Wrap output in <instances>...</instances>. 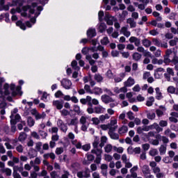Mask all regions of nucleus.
Wrapping results in <instances>:
<instances>
[{"mask_svg": "<svg viewBox=\"0 0 178 178\" xmlns=\"http://www.w3.org/2000/svg\"><path fill=\"white\" fill-rule=\"evenodd\" d=\"M29 10L30 15H34V17L31 19V22L32 24H35L36 17L40 16V13L41 10H42V6H37V4L33 3L32 6H22V9L20 8H17V9L13 8L10 10V13L12 15H15L17 12V13H21V16L26 17L27 16V11Z\"/></svg>", "mask_w": 178, "mask_h": 178, "instance_id": "1", "label": "nucleus"}, {"mask_svg": "<svg viewBox=\"0 0 178 178\" xmlns=\"http://www.w3.org/2000/svg\"><path fill=\"white\" fill-rule=\"evenodd\" d=\"M15 84L12 83L10 86V89L12 91L13 97H16V95H22L23 92H22V86H17L16 88V91H15Z\"/></svg>", "mask_w": 178, "mask_h": 178, "instance_id": "2", "label": "nucleus"}, {"mask_svg": "<svg viewBox=\"0 0 178 178\" xmlns=\"http://www.w3.org/2000/svg\"><path fill=\"white\" fill-rule=\"evenodd\" d=\"M118 127V126H115L113 127L110 128V130H108V136H110L112 140H119V134L115 133Z\"/></svg>", "mask_w": 178, "mask_h": 178, "instance_id": "3", "label": "nucleus"}, {"mask_svg": "<svg viewBox=\"0 0 178 178\" xmlns=\"http://www.w3.org/2000/svg\"><path fill=\"white\" fill-rule=\"evenodd\" d=\"M61 86L65 90H70L72 88V81L67 79H63L61 81Z\"/></svg>", "mask_w": 178, "mask_h": 178, "instance_id": "4", "label": "nucleus"}, {"mask_svg": "<svg viewBox=\"0 0 178 178\" xmlns=\"http://www.w3.org/2000/svg\"><path fill=\"white\" fill-rule=\"evenodd\" d=\"M134 84H136V80L131 76H129L128 79L124 82L125 87H132Z\"/></svg>", "mask_w": 178, "mask_h": 178, "instance_id": "5", "label": "nucleus"}, {"mask_svg": "<svg viewBox=\"0 0 178 178\" xmlns=\"http://www.w3.org/2000/svg\"><path fill=\"white\" fill-rule=\"evenodd\" d=\"M163 74V68H157L156 70H154V76L155 79H161Z\"/></svg>", "mask_w": 178, "mask_h": 178, "instance_id": "6", "label": "nucleus"}, {"mask_svg": "<svg viewBox=\"0 0 178 178\" xmlns=\"http://www.w3.org/2000/svg\"><path fill=\"white\" fill-rule=\"evenodd\" d=\"M86 158L87 159L86 160L85 159L83 161V165H90V162H92V161H94L95 157L92 154H87Z\"/></svg>", "mask_w": 178, "mask_h": 178, "instance_id": "7", "label": "nucleus"}, {"mask_svg": "<svg viewBox=\"0 0 178 178\" xmlns=\"http://www.w3.org/2000/svg\"><path fill=\"white\" fill-rule=\"evenodd\" d=\"M129 42H131V44H134V45H136V47H140V44H141V42L140 41V39L134 37V36H131V38H129Z\"/></svg>", "mask_w": 178, "mask_h": 178, "instance_id": "8", "label": "nucleus"}, {"mask_svg": "<svg viewBox=\"0 0 178 178\" xmlns=\"http://www.w3.org/2000/svg\"><path fill=\"white\" fill-rule=\"evenodd\" d=\"M0 94H1V95H9V94H10V92L9 91V85L8 83H6L3 88L0 90Z\"/></svg>", "mask_w": 178, "mask_h": 178, "instance_id": "9", "label": "nucleus"}, {"mask_svg": "<svg viewBox=\"0 0 178 178\" xmlns=\"http://www.w3.org/2000/svg\"><path fill=\"white\" fill-rule=\"evenodd\" d=\"M120 33L121 34H123L124 37H127V38H129V37L131 35V33L130 32V31H129V29H127V27L126 26L121 28Z\"/></svg>", "mask_w": 178, "mask_h": 178, "instance_id": "10", "label": "nucleus"}, {"mask_svg": "<svg viewBox=\"0 0 178 178\" xmlns=\"http://www.w3.org/2000/svg\"><path fill=\"white\" fill-rule=\"evenodd\" d=\"M106 21L107 24H108V26H112V24H113V22H115V20H116V18H115V17L111 16L109 15H106Z\"/></svg>", "mask_w": 178, "mask_h": 178, "instance_id": "11", "label": "nucleus"}, {"mask_svg": "<svg viewBox=\"0 0 178 178\" xmlns=\"http://www.w3.org/2000/svg\"><path fill=\"white\" fill-rule=\"evenodd\" d=\"M53 106L56 108V109L60 110L63 108V102L59 100H54L53 101Z\"/></svg>", "mask_w": 178, "mask_h": 178, "instance_id": "12", "label": "nucleus"}, {"mask_svg": "<svg viewBox=\"0 0 178 178\" xmlns=\"http://www.w3.org/2000/svg\"><path fill=\"white\" fill-rule=\"evenodd\" d=\"M102 100L103 102H104V104H109V102H113V99L106 95H103L102 96Z\"/></svg>", "mask_w": 178, "mask_h": 178, "instance_id": "13", "label": "nucleus"}, {"mask_svg": "<svg viewBox=\"0 0 178 178\" xmlns=\"http://www.w3.org/2000/svg\"><path fill=\"white\" fill-rule=\"evenodd\" d=\"M77 177L79 178H83V177H90V172L88 171H83V172H78L76 174Z\"/></svg>", "mask_w": 178, "mask_h": 178, "instance_id": "14", "label": "nucleus"}, {"mask_svg": "<svg viewBox=\"0 0 178 178\" xmlns=\"http://www.w3.org/2000/svg\"><path fill=\"white\" fill-rule=\"evenodd\" d=\"M87 35L90 38H92V37H95L97 35V32L95 31V29L90 28L87 31Z\"/></svg>", "mask_w": 178, "mask_h": 178, "instance_id": "15", "label": "nucleus"}, {"mask_svg": "<svg viewBox=\"0 0 178 178\" xmlns=\"http://www.w3.org/2000/svg\"><path fill=\"white\" fill-rule=\"evenodd\" d=\"M102 92L104 90L99 87H95L92 90V94H95V95H101Z\"/></svg>", "mask_w": 178, "mask_h": 178, "instance_id": "16", "label": "nucleus"}, {"mask_svg": "<svg viewBox=\"0 0 178 178\" xmlns=\"http://www.w3.org/2000/svg\"><path fill=\"white\" fill-rule=\"evenodd\" d=\"M105 111H106V108L102 106H99L95 108V113H105Z\"/></svg>", "mask_w": 178, "mask_h": 178, "instance_id": "17", "label": "nucleus"}, {"mask_svg": "<svg viewBox=\"0 0 178 178\" xmlns=\"http://www.w3.org/2000/svg\"><path fill=\"white\" fill-rule=\"evenodd\" d=\"M10 119L11 124H16V123L20 120V115L19 114H15L14 118H10Z\"/></svg>", "mask_w": 178, "mask_h": 178, "instance_id": "18", "label": "nucleus"}, {"mask_svg": "<svg viewBox=\"0 0 178 178\" xmlns=\"http://www.w3.org/2000/svg\"><path fill=\"white\" fill-rule=\"evenodd\" d=\"M137 170H138V166L134 165L132 168L130 169V173L132 175V177H137Z\"/></svg>", "mask_w": 178, "mask_h": 178, "instance_id": "19", "label": "nucleus"}, {"mask_svg": "<svg viewBox=\"0 0 178 178\" xmlns=\"http://www.w3.org/2000/svg\"><path fill=\"white\" fill-rule=\"evenodd\" d=\"M156 92V99H162L163 98V96L162 95V92H161V89L159 88H155Z\"/></svg>", "mask_w": 178, "mask_h": 178, "instance_id": "20", "label": "nucleus"}, {"mask_svg": "<svg viewBox=\"0 0 178 178\" xmlns=\"http://www.w3.org/2000/svg\"><path fill=\"white\" fill-rule=\"evenodd\" d=\"M154 102H155V98L151 96L147 98L146 105L147 106H152V105H154Z\"/></svg>", "mask_w": 178, "mask_h": 178, "instance_id": "21", "label": "nucleus"}, {"mask_svg": "<svg viewBox=\"0 0 178 178\" xmlns=\"http://www.w3.org/2000/svg\"><path fill=\"white\" fill-rule=\"evenodd\" d=\"M71 143L73 145L76 147L78 149H81V142L78 141L76 139L71 140Z\"/></svg>", "mask_w": 178, "mask_h": 178, "instance_id": "22", "label": "nucleus"}, {"mask_svg": "<svg viewBox=\"0 0 178 178\" xmlns=\"http://www.w3.org/2000/svg\"><path fill=\"white\" fill-rule=\"evenodd\" d=\"M26 138H27V134H26L24 132H21L18 137L19 141L23 143V141H26Z\"/></svg>", "mask_w": 178, "mask_h": 178, "instance_id": "23", "label": "nucleus"}, {"mask_svg": "<svg viewBox=\"0 0 178 178\" xmlns=\"http://www.w3.org/2000/svg\"><path fill=\"white\" fill-rule=\"evenodd\" d=\"M90 51H92V52H97V51H101L102 52H103L104 51H105V49H104V47L99 45L97 47H90Z\"/></svg>", "mask_w": 178, "mask_h": 178, "instance_id": "24", "label": "nucleus"}, {"mask_svg": "<svg viewBox=\"0 0 178 178\" xmlns=\"http://www.w3.org/2000/svg\"><path fill=\"white\" fill-rule=\"evenodd\" d=\"M0 171L1 173H5L6 176H12V170L10 168H2Z\"/></svg>", "mask_w": 178, "mask_h": 178, "instance_id": "25", "label": "nucleus"}, {"mask_svg": "<svg viewBox=\"0 0 178 178\" xmlns=\"http://www.w3.org/2000/svg\"><path fill=\"white\" fill-rule=\"evenodd\" d=\"M129 130V128H127V126H122L118 129L119 134H126Z\"/></svg>", "mask_w": 178, "mask_h": 178, "instance_id": "26", "label": "nucleus"}, {"mask_svg": "<svg viewBox=\"0 0 178 178\" xmlns=\"http://www.w3.org/2000/svg\"><path fill=\"white\" fill-rule=\"evenodd\" d=\"M92 154H95L97 156H102V149H93L91 151Z\"/></svg>", "mask_w": 178, "mask_h": 178, "instance_id": "27", "label": "nucleus"}, {"mask_svg": "<svg viewBox=\"0 0 178 178\" xmlns=\"http://www.w3.org/2000/svg\"><path fill=\"white\" fill-rule=\"evenodd\" d=\"M99 119L100 122H105L106 120L111 119V115H108V114L102 115L99 117Z\"/></svg>", "mask_w": 178, "mask_h": 178, "instance_id": "28", "label": "nucleus"}, {"mask_svg": "<svg viewBox=\"0 0 178 178\" xmlns=\"http://www.w3.org/2000/svg\"><path fill=\"white\" fill-rule=\"evenodd\" d=\"M108 125L110 129H111V127H115V126H118V120L116 118L111 119Z\"/></svg>", "mask_w": 178, "mask_h": 178, "instance_id": "29", "label": "nucleus"}, {"mask_svg": "<svg viewBox=\"0 0 178 178\" xmlns=\"http://www.w3.org/2000/svg\"><path fill=\"white\" fill-rule=\"evenodd\" d=\"M142 56H143L140 53H138V52H135L132 55V58H133L134 60H140V59H141Z\"/></svg>", "mask_w": 178, "mask_h": 178, "instance_id": "30", "label": "nucleus"}, {"mask_svg": "<svg viewBox=\"0 0 178 178\" xmlns=\"http://www.w3.org/2000/svg\"><path fill=\"white\" fill-rule=\"evenodd\" d=\"M106 29V25L104 23H100L98 26V30L100 33H104Z\"/></svg>", "mask_w": 178, "mask_h": 178, "instance_id": "31", "label": "nucleus"}, {"mask_svg": "<svg viewBox=\"0 0 178 178\" xmlns=\"http://www.w3.org/2000/svg\"><path fill=\"white\" fill-rule=\"evenodd\" d=\"M71 66L72 69H74V70H76V72H79V70H80V67L77 65V61L76 60H73L71 63Z\"/></svg>", "mask_w": 178, "mask_h": 178, "instance_id": "32", "label": "nucleus"}, {"mask_svg": "<svg viewBox=\"0 0 178 178\" xmlns=\"http://www.w3.org/2000/svg\"><path fill=\"white\" fill-rule=\"evenodd\" d=\"M112 149H113V147L112 146V145L111 144H107L105 147H104V151L105 152H106L107 154H109V152H112Z\"/></svg>", "mask_w": 178, "mask_h": 178, "instance_id": "33", "label": "nucleus"}, {"mask_svg": "<svg viewBox=\"0 0 178 178\" xmlns=\"http://www.w3.org/2000/svg\"><path fill=\"white\" fill-rule=\"evenodd\" d=\"M160 155H165L166 154V145H161L159 148Z\"/></svg>", "mask_w": 178, "mask_h": 178, "instance_id": "34", "label": "nucleus"}, {"mask_svg": "<svg viewBox=\"0 0 178 178\" xmlns=\"http://www.w3.org/2000/svg\"><path fill=\"white\" fill-rule=\"evenodd\" d=\"M142 171L144 175H149V167L147 165H145L142 167Z\"/></svg>", "mask_w": 178, "mask_h": 178, "instance_id": "35", "label": "nucleus"}, {"mask_svg": "<svg viewBox=\"0 0 178 178\" xmlns=\"http://www.w3.org/2000/svg\"><path fill=\"white\" fill-rule=\"evenodd\" d=\"M127 23H128V24H130V27L131 29L136 27V22H134V20L131 18L128 19L127 20Z\"/></svg>", "mask_w": 178, "mask_h": 178, "instance_id": "36", "label": "nucleus"}, {"mask_svg": "<svg viewBox=\"0 0 178 178\" xmlns=\"http://www.w3.org/2000/svg\"><path fill=\"white\" fill-rule=\"evenodd\" d=\"M152 63H153V65H162V63H163V60H162V59L159 60L158 58H153L152 60Z\"/></svg>", "mask_w": 178, "mask_h": 178, "instance_id": "37", "label": "nucleus"}, {"mask_svg": "<svg viewBox=\"0 0 178 178\" xmlns=\"http://www.w3.org/2000/svg\"><path fill=\"white\" fill-rule=\"evenodd\" d=\"M113 149L115 152H118V154H123V151H124V149H123V147H116L114 146L113 147Z\"/></svg>", "mask_w": 178, "mask_h": 178, "instance_id": "38", "label": "nucleus"}, {"mask_svg": "<svg viewBox=\"0 0 178 178\" xmlns=\"http://www.w3.org/2000/svg\"><path fill=\"white\" fill-rule=\"evenodd\" d=\"M79 123V120L77 118H74L70 120V122L67 123L68 126H76V124Z\"/></svg>", "mask_w": 178, "mask_h": 178, "instance_id": "39", "label": "nucleus"}, {"mask_svg": "<svg viewBox=\"0 0 178 178\" xmlns=\"http://www.w3.org/2000/svg\"><path fill=\"white\" fill-rule=\"evenodd\" d=\"M16 26L20 28L21 30H26V26L24 25V24H23V22H22V21H17L16 22Z\"/></svg>", "mask_w": 178, "mask_h": 178, "instance_id": "40", "label": "nucleus"}, {"mask_svg": "<svg viewBox=\"0 0 178 178\" xmlns=\"http://www.w3.org/2000/svg\"><path fill=\"white\" fill-rule=\"evenodd\" d=\"M106 141H108V138H106V136H102L101 138V143L99 145L101 148H102V147H104V145H105V143H106Z\"/></svg>", "mask_w": 178, "mask_h": 178, "instance_id": "41", "label": "nucleus"}, {"mask_svg": "<svg viewBox=\"0 0 178 178\" xmlns=\"http://www.w3.org/2000/svg\"><path fill=\"white\" fill-rule=\"evenodd\" d=\"M35 123V122L34 121V119H33L31 117L28 118V125L29 127H33Z\"/></svg>", "mask_w": 178, "mask_h": 178, "instance_id": "42", "label": "nucleus"}, {"mask_svg": "<svg viewBox=\"0 0 178 178\" xmlns=\"http://www.w3.org/2000/svg\"><path fill=\"white\" fill-rule=\"evenodd\" d=\"M48 98H49V95L45 92H43L42 96L41 97L42 101L47 102L48 101Z\"/></svg>", "mask_w": 178, "mask_h": 178, "instance_id": "43", "label": "nucleus"}, {"mask_svg": "<svg viewBox=\"0 0 178 178\" xmlns=\"http://www.w3.org/2000/svg\"><path fill=\"white\" fill-rule=\"evenodd\" d=\"M29 155L31 158H35V156H37V151H35V149H31L29 152Z\"/></svg>", "mask_w": 178, "mask_h": 178, "instance_id": "44", "label": "nucleus"}, {"mask_svg": "<svg viewBox=\"0 0 178 178\" xmlns=\"http://www.w3.org/2000/svg\"><path fill=\"white\" fill-rule=\"evenodd\" d=\"M167 91L170 94H175V92H176V88H175V86H169L167 88Z\"/></svg>", "mask_w": 178, "mask_h": 178, "instance_id": "45", "label": "nucleus"}, {"mask_svg": "<svg viewBox=\"0 0 178 178\" xmlns=\"http://www.w3.org/2000/svg\"><path fill=\"white\" fill-rule=\"evenodd\" d=\"M132 90L134 91V92H140V91H141V87L139 84H136L133 87Z\"/></svg>", "mask_w": 178, "mask_h": 178, "instance_id": "46", "label": "nucleus"}, {"mask_svg": "<svg viewBox=\"0 0 178 178\" xmlns=\"http://www.w3.org/2000/svg\"><path fill=\"white\" fill-rule=\"evenodd\" d=\"M45 116H47L45 113H42V114H40L38 113V114H36V116L35 118L36 120H38L40 119H44L45 118Z\"/></svg>", "mask_w": 178, "mask_h": 178, "instance_id": "47", "label": "nucleus"}, {"mask_svg": "<svg viewBox=\"0 0 178 178\" xmlns=\"http://www.w3.org/2000/svg\"><path fill=\"white\" fill-rule=\"evenodd\" d=\"M95 80L97 81V83H101L104 80V78L100 74L95 75Z\"/></svg>", "mask_w": 178, "mask_h": 178, "instance_id": "48", "label": "nucleus"}, {"mask_svg": "<svg viewBox=\"0 0 178 178\" xmlns=\"http://www.w3.org/2000/svg\"><path fill=\"white\" fill-rule=\"evenodd\" d=\"M143 45L148 48V47L151 46V41L148 40L147 39H145L143 40Z\"/></svg>", "mask_w": 178, "mask_h": 178, "instance_id": "49", "label": "nucleus"}, {"mask_svg": "<svg viewBox=\"0 0 178 178\" xmlns=\"http://www.w3.org/2000/svg\"><path fill=\"white\" fill-rule=\"evenodd\" d=\"M91 121L92 122L93 124H95L96 126H97V124H99V123H101L99 118H95V117L92 118Z\"/></svg>", "mask_w": 178, "mask_h": 178, "instance_id": "50", "label": "nucleus"}, {"mask_svg": "<svg viewBox=\"0 0 178 178\" xmlns=\"http://www.w3.org/2000/svg\"><path fill=\"white\" fill-rule=\"evenodd\" d=\"M101 44L102 45H107V44H109V39H108V37H104L101 40Z\"/></svg>", "mask_w": 178, "mask_h": 178, "instance_id": "51", "label": "nucleus"}, {"mask_svg": "<svg viewBox=\"0 0 178 178\" xmlns=\"http://www.w3.org/2000/svg\"><path fill=\"white\" fill-rule=\"evenodd\" d=\"M157 138H161L164 144H168V143H169V138H166L165 136H161L160 135H159L157 136Z\"/></svg>", "mask_w": 178, "mask_h": 178, "instance_id": "52", "label": "nucleus"}, {"mask_svg": "<svg viewBox=\"0 0 178 178\" xmlns=\"http://www.w3.org/2000/svg\"><path fill=\"white\" fill-rule=\"evenodd\" d=\"M16 170H17V167H14V172H13V177L14 178H22V176L19 175V173H17V172H16Z\"/></svg>", "mask_w": 178, "mask_h": 178, "instance_id": "53", "label": "nucleus"}, {"mask_svg": "<svg viewBox=\"0 0 178 178\" xmlns=\"http://www.w3.org/2000/svg\"><path fill=\"white\" fill-rule=\"evenodd\" d=\"M60 112L61 113V116H67L70 115V112L65 108L61 110Z\"/></svg>", "mask_w": 178, "mask_h": 178, "instance_id": "54", "label": "nucleus"}, {"mask_svg": "<svg viewBox=\"0 0 178 178\" xmlns=\"http://www.w3.org/2000/svg\"><path fill=\"white\" fill-rule=\"evenodd\" d=\"M54 97H56V98H60L62 97H64L63 92L60 90H58L55 94H54Z\"/></svg>", "mask_w": 178, "mask_h": 178, "instance_id": "55", "label": "nucleus"}, {"mask_svg": "<svg viewBox=\"0 0 178 178\" xmlns=\"http://www.w3.org/2000/svg\"><path fill=\"white\" fill-rule=\"evenodd\" d=\"M58 131H59V129H58V127H54L50 128V129H49V133H51L52 134H54H54L58 133Z\"/></svg>", "mask_w": 178, "mask_h": 178, "instance_id": "56", "label": "nucleus"}, {"mask_svg": "<svg viewBox=\"0 0 178 178\" xmlns=\"http://www.w3.org/2000/svg\"><path fill=\"white\" fill-rule=\"evenodd\" d=\"M82 149H83V151H90V149H91V145L90 144H86L84 145L81 146Z\"/></svg>", "mask_w": 178, "mask_h": 178, "instance_id": "57", "label": "nucleus"}, {"mask_svg": "<svg viewBox=\"0 0 178 178\" xmlns=\"http://www.w3.org/2000/svg\"><path fill=\"white\" fill-rule=\"evenodd\" d=\"M104 159L107 162H111L112 159H113V157L111 156V154H104Z\"/></svg>", "mask_w": 178, "mask_h": 178, "instance_id": "58", "label": "nucleus"}, {"mask_svg": "<svg viewBox=\"0 0 178 178\" xmlns=\"http://www.w3.org/2000/svg\"><path fill=\"white\" fill-rule=\"evenodd\" d=\"M84 90L88 92V94H92V90H91V88L89 85L86 84L84 86Z\"/></svg>", "mask_w": 178, "mask_h": 178, "instance_id": "59", "label": "nucleus"}, {"mask_svg": "<svg viewBox=\"0 0 178 178\" xmlns=\"http://www.w3.org/2000/svg\"><path fill=\"white\" fill-rule=\"evenodd\" d=\"M74 111L77 113L78 115H80L81 113V110L80 109V106L77 105H74Z\"/></svg>", "mask_w": 178, "mask_h": 178, "instance_id": "60", "label": "nucleus"}, {"mask_svg": "<svg viewBox=\"0 0 178 178\" xmlns=\"http://www.w3.org/2000/svg\"><path fill=\"white\" fill-rule=\"evenodd\" d=\"M99 127L100 129H102V130L106 131L108 129L110 130L111 127H109L108 124H101Z\"/></svg>", "mask_w": 178, "mask_h": 178, "instance_id": "61", "label": "nucleus"}, {"mask_svg": "<svg viewBox=\"0 0 178 178\" xmlns=\"http://www.w3.org/2000/svg\"><path fill=\"white\" fill-rule=\"evenodd\" d=\"M149 155H151V156H155V155H158V149H153L150 150Z\"/></svg>", "mask_w": 178, "mask_h": 178, "instance_id": "62", "label": "nucleus"}, {"mask_svg": "<svg viewBox=\"0 0 178 178\" xmlns=\"http://www.w3.org/2000/svg\"><path fill=\"white\" fill-rule=\"evenodd\" d=\"M163 161L164 162V163H171L172 159L169 156H165L163 159Z\"/></svg>", "mask_w": 178, "mask_h": 178, "instance_id": "63", "label": "nucleus"}, {"mask_svg": "<svg viewBox=\"0 0 178 178\" xmlns=\"http://www.w3.org/2000/svg\"><path fill=\"white\" fill-rule=\"evenodd\" d=\"M172 63L174 65H177L178 64V56H175L173 57V58L171 60Z\"/></svg>", "mask_w": 178, "mask_h": 178, "instance_id": "64", "label": "nucleus"}]
</instances>
